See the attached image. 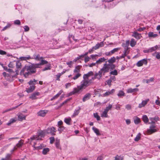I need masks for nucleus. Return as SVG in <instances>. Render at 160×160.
<instances>
[{
	"instance_id": "nucleus-1",
	"label": "nucleus",
	"mask_w": 160,
	"mask_h": 160,
	"mask_svg": "<svg viewBox=\"0 0 160 160\" xmlns=\"http://www.w3.org/2000/svg\"><path fill=\"white\" fill-rule=\"evenodd\" d=\"M41 62L38 63H31L29 65H26L20 72L21 75H23L25 78L35 73L36 72L37 68H40L41 66L48 63V62L43 59H41Z\"/></svg>"
},
{
	"instance_id": "nucleus-2",
	"label": "nucleus",
	"mask_w": 160,
	"mask_h": 160,
	"mask_svg": "<svg viewBox=\"0 0 160 160\" xmlns=\"http://www.w3.org/2000/svg\"><path fill=\"white\" fill-rule=\"evenodd\" d=\"M115 68V66L113 64H107V61L106 62V63L104 64L103 67L98 72L100 75L102 76V74L104 75L106 73L108 72L109 69L111 70H113Z\"/></svg>"
},
{
	"instance_id": "nucleus-3",
	"label": "nucleus",
	"mask_w": 160,
	"mask_h": 160,
	"mask_svg": "<svg viewBox=\"0 0 160 160\" xmlns=\"http://www.w3.org/2000/svg\"><path fill=\"white\" fill-rule=\"evenodd\" d=\"M92 83V79L89 80L86 78H83V80L81 82V85L77 88L79 91L83 89H85L86 87L90 85Z\"/></svg>"
},
{
	"instance_id": "nucleus-4",
	"label": "nucleus",
	"mask_w": 160,
	"mask_h": 160,
	"mask_svg": "<svg viewBox=\"0 0 160 160\" xmlns=\"http://www.w3.org/2000/svg\"><path fill=\"white\" fill-rule=\"evenodd\" d=\"M47 133L46 130L41 131L38 132V136L34 135L28 139L29 140L32 141L33 140L36 139L37 140H41V138L44 137L46 133Z\"/></svg>"
},
{
	"instance_id": "nucleus-5",
	"label": "nucleus",
	"mask_w": 160,
	"mask_h": 160,
	"mask_svg": "<svg viewBox=\"0 0 160 160\" xmlns=\"http://www.w3.org/2000/svg\"><path fill=\"white\" fill-rule=\"evenodd\" d=\"M47 133H50L52 135H55V133L56 132L57 130L55 128L53 127L48 128L46 130Z\"/></svg>"
},
{
	"instance_id": "nucleus-6",
	"label": "nucleus",
	"mask_w": 160,
	"mask_h": 160,
	"mask_svg": "<svg viewBox=\"0 0 160 160\" xmlns=\"http://www.w3.org/2000/svg\"><path fill=\"white\" fill-rule=\"evenodd\" d=\"M157 130L156 128V126L154 125H151L149 128L147 130V132L148 134H151L156 132Z\"/></svg>"
},
{
	"instance_id": "nucleus-7",
	"label": "nucleus",
	"mask_w": 160,
	"mask_h": 160,
	"mask_svg": "<svg viewBox=\"0 0 160 160\" xmlns=\"http://www.w3.org/2000/svg\"><path fill=\"white\" fill-rule=\"evenodd\" d=\"M147 61L146 59H143L142 60L138 61L136 65L137 66L140 67L143 65V64L146 65L147 64Z\"/></svg>"
},
{
	"instance_id": "nucleus-8",
	"label": "nucleus",
	"mask_w": 160,
	"mask_h": 160,
	"mask_svg": "<svg viewBox=\"0 0 160 160\" xmlns=\"http://www.w3.org/2000/svg\"><path fill=\"white\" fill-rule=\"evenodd\" d=\"M40 95V93L38 92H35L32 94L29 97V98L32 100L36 99L37 98V96Z\"/></svg>"
},
{
	"instance_id": "nucleus-9",
	"label": "nucleus",
	"mask_w": 160,
	"mask_h": 160,
	"mask_svg": "<svg viewBox=\"0 0 160 160\" xmlns=\"http://www.w3.org/2000/svg\"><path fill=\"white\" fill-rule=\"evenodd\" d=\"M43 58L42 57H40L39 54H34L33 55V57L31 58V59H34L36 61H38L40 60Z\"/></svg>"
},
{
	"instance_id": "nucleus-10",
	"label": "nucleus",
	"mask_w": 160,
	"mask_h": 160,
	"mask_svg": "<svg viewBox=\"0 0 160 160\" xmlns=\"http://www.w3.org/2000/svg\"><path fill=\"white\" fill-rule=\"evenodd\" d=\"M104 45L103 42H102L99 43H98L96 45L92 47V49L96 50L99 48L100 47H102Z\"/></svg>"
},
{
	"instance_id": "nucleus-11",
	"label": "nucleus",
	"mask_w": 160,
	"mask_h": 160,
	"mask_svg": "<svg viewBox=\"0 0 160 160\" xmlns=\"http://www.w3.org/2000/svg\"><path fill=\"white\" fill-rule=\"evenodd\" d=\"M22 104V103H21V104H20L19 105H17V106H16L15 107H13L12 108H9V109H6L4 110H3L2 112V114H4L5 113H6V112H8L9 111H12V110H13L14 109H15L16 108H17L19 106L21 105Z\"/></svg>"
},
{
	"instance_id": "nucleus-12",
	"label": "nucleus",
	"mask_w": 160,
	"mask_h": 160,
	"mask_svg": "<svg viewBox=\"0 0 160 160\" xmlns=\"http://www.w3.org/2000/svg\"><path fill=\"white\" fill-rule=\"evenodd\" d=\"M149 119L151 121V122H149V124H155V122L153 121V120L155 121V122H157V121L159 120V118L158 116H155L154 118H149Z\"/></svg>"
},
{
	"instance_id": "nucleus-13",
	"label": "nucleus",
	"mask_w": 160,
	"mask_h": 160,
	"mask_svg": "<svg viewBox=\"0 0 160 160\" xmlns=\"http://www.w3.org/2000/svg\"><path fill=\"white\" fill-rule=\"evenodd\" d=\"M17 115L18 117V120L19 121H22L26 119V116L22 113H18Z\"/></svg>"
},
{
	"instance_id": "nucleus-14",
	"label": "nucleus",
	"mask_w": 160,
	"mask_h": 160,
	"mask_svg": "<svg viewBox=\"0 0 160 160\" xmlns=\"http://www.w3.org/2000/svg\"><path fill=\"white\" fill-rule=\"evenodd\" d=\"M139 91V89L138 88H129L127 90V92L128 93H132L135 92H138Z\"/></svg>"
},
{
	"instance_id": "nucleus-15",
	"label": "nucleus",
	"mask_w": 160,
	"mask_h": 160,
	"mask_svg": "<svg viewBox=\"0 0 160 160\" xmlns=\"http://www.w3.org/2000/svg\"><path fill=\"white\" fill-rule=\"evenodd\" d=\"M133 34L132 35V36L137 39H139L142 37L141 34L137 32H133Z\"/></svg>"
},
{
	"instance_id": "nucleus-16",
	"label": "nucleus",
	"mask_w": 160,
	"mask_h": 160,
	"mask_svg": "<svg viewBox=\"0 0 160 160\" xmlns=\"http://www.w3.org/2000/svg\"><path fill=\"white\" fill-rule=\"evenodd\" d=\"M149 101V99H147L146 100H143L142 101L141 103L139 104L138 107L139 108H141L143 107H144L147 104V103Z\"/></svg>"
},
{
	"instance_id": "nucleus-17",
	"label": "nucleus",
	"mask_w": 160,
	"mask_h": 160,
	"mask_svg": "<svg viewBox=\"0 0 160 160\" xmlns=\"http://www.w3.org/2000/svg\"><path fill=\"white\" fill-rule=\"evenodd\" d=\"M93 72L92 71L89 72L88 73L84 74L83 76V78H86L88 79V78L90 76L93 75Z\"/></svg>"
},
{
	"instance_id": "nucleus-18",
	"label": "nucleus",
	"mask_w": 160,
	"mask_h": 160,
	"mask_svg": "<svg viewBox=\"0 0 160 160\" xmlns=\"http://www.w3.org/2000/svg\"><path fill=\"white\" fill-rule=\"evenodd\" d=\"M47 113V111L46 110H41L39 111L38 114L39 116L44 117Z\"/></svg>"
},
{
	"instance_id": "nucleus-19",
	"label": "nucleus",
	"mask_w": 160,
	"mask_h": 160,
	"mask_svg": "<svg viewBox=\"0 0 160 160\" xmlns=\"http://www.w3.org/2000/svg\"><path fill=\"white\" fill-rule=\"evenodd\" d=\"M99 74V72L98 73H96L94 75V77H92V79H92V81L94 79L96 78H97L98 79H99L102 77L101 75H100Z\"/></svg>"
},
{
	"instance_id": "nucleus-20",
	"label": "nucleus",
	"mask_w": 160,
	"mask_h": 160,
	"mask_svg": "<svg viewBox=\"0 0 160 160\" xmlns=\"http://www.w3.org/2000/svg\"><path fill=\"white\" fill-rule=\"evenodd\" d=\"M35 89V86L34 85L31 86L30 87L28 88H26V91L28 93H30L32 92Z\"/></svg>"
},
{
	"instance_id": "nucleus-21",
	"label": "nucleus",
	"mask_w": 160,
	"mask_h": 160,
	"mask_svg": "<svg viewBox=\"0 0 160 160\" xmlns=\"http://www.w3.org/2000/svg\"><path fill=\"white\" fill-rule=\"evenodd\" d=\"M115 91V90L114 89H112L110 91H108L106 92L105 93L103 94V96L104 97H106L107 96L111 94H112Z\"/></svg>"
},
{
	"instance_id": "nucleus-22",
	"label": "nucleus",
	"mask_w": 160,
	"mask_h": 160,
	"mask_svg": "<svg viewBox=\"0 0 160 160\" xmlns=\"http://www.w3.org/2000/svg\"><path fill=\"white\" fill-rule=\"evenodd\" d=\"M80 91L77 87V88H75L73 89V91L70 92L69 93V96H71L74 94Z\"/></svg>"
},
{
	"instance_id": "nucleus-23",
	"label": "nucleus",
	"mask_w": 160,
	"mask_h": 160,
	"mask_svg": "<svg viewBox=\"0 0 160 160\" xmlns=\"http://www.w3.org/2000/svg\"><path fill=\"white\" fill-rule=\"evenodd\" d=\"M82 67L81 66L78 65L75 67V68L73 71V72L74 73H79L80 72V69Z\"/></svg>"
},
{
	"instance_id": "nucleus-24",
	"label": "nucleus",
	"mask_w": 160,
	"mask_h": 160,
	"mask_svg": "<svg viewBox=\"0 0 160 160\" xmlns=\"http://www.w3.org/2000/svg\"><path fill=\"white\" fill-rule=\"evenodd\" d=\"M17 120V119L16 117L11 118L10 120L7 123V125L9 126L11 124L15 122Z\"/></svg>"
},
{
	"instance_id": "nucleus-25",
	"label": "nucleus",
	"mask_w": 160,
	"mask_h": 160,
	"mask_svg": "<svg viewBox=\"0 0 160 160\" xmlns=\"http://www.w3.org/2000/svg\"><path fill=\"white\" fill-rule=\"evenodd\" d=\"M129 52V50L128 48H124V50L123 52V53L122 54L124 57L126 56Z\"/></svg>"
},
{
	"instance_id": "nucleus-26",
	"label": "nucleus",
	"mask_w": 160,
	"mask_h": 160,
	"mask_svg": "<svg viewBox=\"0 0 160 160\" xmlns=\"http://www.w3.org/2000/svg\"><path fill=\"white\" fill-rule=\"evenodd\" d=\"M55 146L56 148L58 149H61V148L60 144V140L56 139L55 142Z\"/></svg>"
},
{
	"instance_id": "nucleus-27",
	"label": "nucleus",
	"mask_w": 160,
	"mask_h": 160,
	"mask_svg": "<svg viewBox=\"0 0 160 160\" xmlns=\"http://www.w3.org/2000/svg\"><path fill=\"white\" fill-rule=\"evenodd\" d=\"M148 36L149 37L155 38L158 36V35L157 34H154L152 32H149L148 33Z\"/></svg>"
},
{
	"instance_id": "nucleus-28",
	"label": "nucleus",
	"mask_w": 160,
	"mask_h": 160,
	"mask_svg": "<svg viewBox=\"0 0 160 160\" xmlns=\"http://www.w3.org/2000/svg\"><path fill=\"white\" fill-rule=\"evenodd\" d=\"M92 129L97 135L99 136L101 135L99 130L98 128L93 127L92 128Z\"/></svg>"
},
{
	"instance_id": "nucleus-29",
	"label": "nucleus",
	"mask_w": 160,
	"mask_h": 160,
	"mask_svg": "<svg viewBox=\"0 0 160 160\" xmlns=\"http://www.w3.org/2000/svg\"><path fill=\"white\" fill-rule=\"evenodd\" d=\"M91 95L89 93H88L86 94L83 97L82 100L83 102H84L86 101L89 99L90 98Z\"/></svg>"
},
{
	"instance_id": "nucleus-30",
	"label": "nucleus",
	"mask_w": 160,
	"mask_h": 160,
	"mask_svg": "<svg viewBox=\"0 0 160 160\" xmlns=\"http://www.w3.org/2000/svg\"><path fill=\"white\" fill-rule=\"evenodd\" d=\"M106 60L104 58H101L96 62V63L97 64H99L102 62H103Z\"/></svg>"
},
{
	"instance_id": "nucleus-31",
	"label": "nucleus",
	"mask_w": 160,
	"mask_h": 160,
	"mask_svg": "<svg viewBox=\"0 0 160 160\" xmlns=\"http://www.w3.org/2000/svg\"><path fill=\"white\" fill-rule=\"evenodd\" d=\"M23 144V141L22 140H20L15 147L17 148L21 147Z\"/></svg>"
},
{
	"instance_id": "nucleus-32",
	"label": "nucleus",
	"mask_w": 160,
	"mask_h": 160,
	"mask_svg": "<svg viewBox=\"0 0 160 160\" xmlns=\"http://www.w3.org/2000/svg\"><path fill=\"white\" fill-rule=\"evenodd\" d=\"M117 95L120 98H122V97L125 96V93L122 90H120L118 92V93L117 94Z\"/></svg>"
},
{
	"instance_id": "nucleus-33",
	"label": "nucleus",
	"mask_w": 160,
	"mask_h": 160,
	"mask_svg": "<svg viewBox=\"0 0 160 160\" xmlns=\"http://www.w3.org/2000/svg\"><path fill=\"white\" fill-rule=\"evenodd\" d=\"M31 59V57L30 56L28 55L27 57H22L20 58V59L21 60H27Z\"/></svg>"
},
{
	"instance_id": "nucleus-34",
	"label": "nucleus",
	"mask_w": 160,
	"mask_h": 160,
	"mask_svg": "<svg viewBox=\"0 0 160 160\" xmlns=\"http://www.w3.org/2000/svg\"><path fill=\"white\" fill-rule=\"evenodd\" d=\"M158 48V47L157 45H156L154 47L151 48H149L150 52L155 51Z\"/></svg>"
},
{
	"instance_id": "nucleus-35",
	"label": "nucleus",
	"mask_w": 160,
	"mask_h": 160,
	"mask_svg": "<svg viewBox=\"0 0 160 160\" xmlns=\"http://www.w3.org/2000/svg\"><path fill=\"white\" fill-rule=\"evenodd\" d=\"M140 119L137 117H136L134 119V122L136 124H137L140 123Z\"/></svg>"
},
{
	"instance_id": "nucleus-36",
	"label": "nucleus",
	"mask_w": 160,
	"mask_h": 160,
	"mask_svg": "<svg viewBox=\"0 0 160 160\" xmlns=\"http://www.w3.org/2000/svg\"><path fill=\"white\" fill-rule=\"evenodd\" d=\"M136 44V42L135 41V40L133 38H132L131 39L130 45L132 47H133L135 46V45Z\"/></svg>"
},
{
	"instance_id": "nucleus-37",
	"label": "nucleus",
	"mask_w": 160,
	"mask_h": 160,
	"mask_svg": "<svg viewBox=\"0 0 160 160\" xmlns=\"http://www.w3.org/2000/svg\"><path fill=\"white\" fill-rule=\"evenodd\" d=\"M116 59L114 57H113L108 60V62L109 63L113 64V63L115 62Z\"/></svg>"
},
{
	"instance_id": "nucleus-38",
	"label": "nucleus",
	"mask_w": 160,
	"mask_h": 160,
	"mask_svg": "<svg viewBox=\"0 0 160 160\" xmlns=\"http://www.w3.org/2000/svg\"><path fill=\"white\" fill-rule=\"evenodd\" d=\"M108 112L104 110L101 114V117H102L107 118L108 117Z\"/></svg>"
},
{
	"instance_id": "nucleus-39",
	"label": "nucleus",
	"mask_w": 160,
	"mask_h": 160,
	"mask_svg": "<svg viewBox=\"0 0 160 160\" xmlns=\"http://www.w3.org/2000/svg\"><path fill=\"white\" fill-rule=\"evenodd\" d=\"M11 155L10 154H7L5 158H2L1 160H10V157Z\"/></svg>"
},
{
	"instance_id": "nucleus-40",
	"label": "nucleus",
	"mask_w": 160,
	"mask_h": 160,
	"mask_svg": "<svg viewBox=\"0 0 160 160\" xmlns=\"http://www.w3.org/2000/svg\"><path fill=\"white\" fill-rule=\"evenodd\" d=\"M37 82V80L33 79V80H30L28 83L31 86L34 85Z\"/></svg>"
},
{
	"instance_id": "nucleus-41",
	"label": "nucleus",
	"mask_w": 160,
	"mask_h": 160,
	"mask_svg": "<svg viewBox=\"0 0 160 160\" xmlns=\"http://www.w3.org/2000/svg\"><path fill=\"white\" fill-rule=\"evenodd\" d=\"M71 121V119L70 118H65L64 119V121L68 125H70V122Z\"/></svg>"
},
{
	"instance_id": "nucleus-42",
	"label": "nucleus",
	"mask_w": 160,
	"mask_h": 160,
	"mask_svg": "<svg viewBox=\"0 0 160 160\" xmlns=\"http://www.w3.org/2000/svg\"><path fill=\"white\" fill-rule=\"evenodd\" d=\"M142 120L145 123H147L148 121V119L146 115H143L142 118Z\"/></svg>"
},
{
	"instance_id": "nucleus-43",
	"label": "nucleus",
	"mask_w": 160,
	"mask_h": 160,
	"mask_svg": "<svg viewBox=\"0 0 160 160\" xmlns=\"http://www.w3.org/2000/svg\"><path fill=\"white\" fill-rule=\"evenodd\" d=\"M80 109V108H79V109L78 110H75L73 114L72 115V117H74L75 116L77 115L79 112V110Z\"/></svg>"
},
{
	"instance_id": "nucleus-44",
	"label": "nucleus",
	"mask_w": 160,
	"mask_h": 160,
	"mask_svg": "<svg viewBox=\"0 0 160 160\" xmlns=\"http://www.w3.org/2000/svg\"><path fill=\"white\" fill-rule=\"evenodd\" d=\"M16 65L17 68H21L22 67L21 63L19 61L16 62Z\"/></svg>"
},
{
	"instance_id": "nucleus-45",
	"label": "nucleus",
	"mask_w": 160,
	"mask_h": 160,
	"mask_svg": "<svg viewBox=\"0 0 160 160\" xmlns=\"http://www.w3.org/2000/svg\"><path fill=\"white\" fill-rule=\"evenodd\" d=\"M140 136L141 134L140 133H138L134 138V141L136 142L138 141L140 138Z\"/></svg>"
},
{
	"instance_id": "nucleus-46",
	"label": "nucleus",
	"mask_w": 160,
	"mask_h": 160,
	"mask_svg": "<svg viewBox=\"0 0 160 160\" xmlns=\"http://www.w3.org/2000/svg\"><path fill=\"white\" fill-rule=\"evenodd\" d=\"M65 129V128L63 126H60L59 127L58 130L59 132V133H61L62 131H63Z\"/></svg>"
},
{
	"instance_id": "nucleus-47",
	"label": "nucleus",
	"mask_w": 160,
	"mask_h": 160,
	"mask_svg": "<svg viewBox=\"0 0 160 160\" xmlns=\"http://www.w3.org/2000/svg\"><path fill=\"white\" fill-rule=\"evenodd\" d=\"M93 116L95 118L97 119L98 121L100 120V116L98 115L97 113H94L93 114Z\"/></svg>"
},
{
	"instance_id": "nucleus-48",
	"label": "nucleus",
	"mask_w": 160,
	"mask_h": 160,
	"mask_svg": "<svg viewBox=\"0 0 160 160\" xmlns=\"http://www.w3.org/2000/svg\"><path fill=\"white\" fill-rule=\"evenodd\" d=\"M120 49V48H114L111 51V54H112L115 53L116 52H117L118 50Z\"/></svg>"
},
{
	"instance_id": "nucleus-49",
	"label": "nucleus",
	"mask_w": 160,
	"mask_h": 160,
	"mask_svg": "<svg viewBox=\"0 0 160 160\" xmlns=\"http://www.w3.org/2000/svg\"><path fill=\"white\" fill-rule=\"evenodd\" d=\"M81 75V74L80 73H77L73 78V79L74 80H76L77 78H78L79 77H80Z\"/></svg>"
},
{
	"instance_id": "nucleus-50",
	"label": "nucleus",
	"mask_w": 160,
	"mask_h": 160,
	"mask_svg": "<svg viewBox=\"0 0 160 160\" xmlns=\"http://www.w3.org/2000/svg\"><path fill=\"white\" fill-rule=\"evenodd\" d=\"M112 107V106L111 104H109L108 107H106L104 110L107 112H108V111L111 109Z\"/></svg>"
},
{
	"instance_id": "nucleus-51",
	"label": "nucleus",
	"mask_w": 160,
	"mask_h": 160,
	"mask_svg": "<svg viewBox=\"0 0 160 160\" xmlns=\"http://www.w3.org/2000/svg\"><path fill=\"white\" fill-rule=\"evenodd\" d=\"M49 151V149L48 148H44L43 151H42V153L43 154H46Z\"/></svg>"
},
{
	"instance_id": "nucleus-52",
	"label": "nucleus",
	"mask_w": 160,
	"mask_h": 160,
	"mask_svg": "<svg viewBox=\"0 0 160 160\" xmlns=\"http://www.w3.org/2000/svg\"><path fill=\"white\" fill-rule=\"evenodd\" d=\"M73 63V61H70L66 62V64L68 65L69 67L71 68L72 67V65Z\"/></svg>"
},
{
	"instance_id": "nucleus-53",
	"label": "nucleus",
	"mask_w": 160,
	"mask_h": 160,
	"mask_svg": "<svg viewBox=\"0 0 160 160\" xmlns=\"http://www.w3.org/2000/svg\"><path fill=\"white\" fill-rule=\"evenodd\" d=\"M63 91L62 90L59 91V92H58V93H57L56 95L54 96V97L55 98H57L61 94L62 92Z\"/></svg>"
},
{
	"instance_id": "nucleus-54",
	"label": "nucleus",
	"mask_w": 160,
	"mask_h": 160,
	"mask_svg": "<svg viewBox=\"0 0 160 160\" xmlns=\"http://www.w3.org/2000/svg\"><path fill=\"white\" fill-rule=\"evenodd\" d=\"M50 67H51L50 64H49L48 65V66L47 67H45L44 68H43L42 69V71H45L47 70H50L51 69Z\"/></svg>"
},
{
	"instance_id": "nucleus-55",
	"label": "nucleus",
	"mask_w": 160,
	"mask_h": 160,
	"mask_svg": "<svg viewBox=\"0 0 160 160\" xmlns=\"http://www.w3.org/2000/svg\"><path fill=\"white\" fill-rule=\"evenodd\" d=\"M125 108L128 110H130L131 109L132 107L130 104H127L125 106Z\"/></svg>"
},
{
	"instance_id": "nucleus-56",
	"label": "nucleus",
	"mask_w": 160,
	"mask_h": 160,
	"mask_svg": "<svg viewBox=\"0 0 160 160\" xmlns=\"http://www.w3.org/2000/svg\"><path fill=\"white\" fill-rule=\"evenodd\" d=\"M110 74L112 75H116L118 74L117 71L116 70H114L113 71H111Z\"/></svg>"
},
{
	"instance_id": "nucleus-57",
	"label": "nucleus",
	"mask_w": 160,
	"mask_h": 160,
	"mask_svg": "<svg viewBox=\"0 0 160 160\" xmlns=\"http://www.w3.org/2000/svg\"><path fill=\"white\" fill-rule=\"evenodd\" d=\"M14 24L16 25H20L21 24L20 21L19 20H17L14 21Z\"/></svg>"
},
{
	"instance_id": "nucleus-58",
	"label": "nucleus",
	"mask_w": 160,
	"mask_h": 160,
	"mask_svg": "<svg viewBox=\"0 0 160 160\" xmlns=\"http://www.w3.org/2000/svg\"><path fill=\"white\" fill-rule=\"evenodd\" d=\"M49 139L50 140V143L51 144H52L53 143V142L55 140V139L54 137H52L50 138Z\"/></svg>"
},
{
	"instance_id": "nucleus-59",
	"label": "nucleus",
	"mask_w": 160,
	"mask_h": 160,
	"mask_svg": "<svg viewBox=\"0 0 160 160\" xmlns=\"http://www.w3.org/2000/svg\"><path fill=\"white\" fill-rule=\"evenodd\" d=\"M155 53L157 54L156 55V58L157 59H160V52H155Z\"/></svg>"
},
{
	"instance_id": "nucleus-60",
	"label": "nucleus",
	"mask_w": 160,
	"mask_h": 160,
	"mask_svg": "<svg viewBox=\"0 0 160 160\" xmlns=\"http://www.w3.org/2000/svg\"><path fill=\"white\" fill-rule=\"evenodd\" d=\"M24 31L25 32H27L29 30V28L27 26H25L24 27Z\"/></svg>"
},
{
	"instance_id": "nucleus-61",
	"label": "nucleus",
	"mask_w": 160,
	"mask_h": 160,
	"mask_svg": "<svg viewBox=\"0 0 160 160\" xmlns=\"http://www.w3.org/2000/svg\"><path fill=\"white\" fill-rule=\"evenodd\" d=\"M90 58L88 56L85 57L84 59L85 62H88Z\"/></svg>"
},
{
	"instance_id": "nucleus-62",
	"label": "nucleus",
	"mask_w": 160,
	"mask_h": 160,
	"mask_svg": "<svg viewBox=\"0 0 160 160\" xmlns=\"http://www.w3.org/2000/svg\"><path fill=\"white\" fill-rule=\"evenodd\" d=\"M10 27V24H8L2 30L4 31L6 30L7 28H9Z\"/></svg>"
},
{
	"instance_id": "nucleus-63",
	"label": "nucleus",
	"mask_w": 160,
	"mask_h": 160,
	"mask_svg": "<svg viewBox=\"0 0 160 160\" xmlns=\"http://www.w3.org/2000/svg\"><path fill=\"white\" fill-rule=\"evenodd\" d=\"M145 28H140L137 30V31L139 32H141V31H143L145 29Z\"/></svg>"
},
{
	"instance_id": "nucleus-64",
	"label": "nucleus",
	"mask_w": 160,
	"mask_h": 160,
	"mask_svg": "<svg viewBox=\"0 0 160 160\" xmlns=\"http://www.w3.org/2000/svg\"><path fill=\"white\" fill-rule=\"evenodd\" d=\"M120 156L118 155H116L115 157V160H120Z\"/></svg>"
}]
</instances>
